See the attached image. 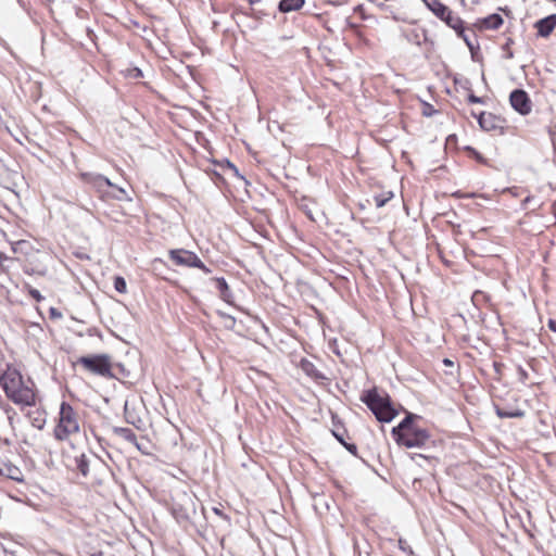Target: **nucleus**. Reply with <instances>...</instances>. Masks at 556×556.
<instances>
[{"instance_id":"obj_1","label":"nucleus","mask_w":556,"mask_h":556,"mask_svg":"<svg viewBox=\"0 0 556 556\" xmlns=\"http://www.w3.org/2000/svg\"><path fill=\"white\" fill-rule=\"evenodd\" d=\"M0 387L7 397L18 406L36 404V393L30 379L24 380L22 374L14 367L8 366L0 375Z\"/></svg>"},{"instance_id":"obj_2","label":"nucleus","mask_w":556,"mask_h":556,"mask_svg":"<svg viewBox=\"0 0 556 556\" xmlns=\"http://www.w3.org/2000/svg\"><path fill=\"white\" fill-rule=\"evenodd\" d=\"M421 419L420 416L408 413L405 418L392 429V435L399 445L407 448L421 447L430 439L428 430L418 427L415 420Z\"/></svg>"},{"instance_id":"obj_3","label":"nucleus","mask_w":556,"mask_h":556,"mask_svg":"<svg viewBox=\"0 0 556 556\" xmlns=\"http://www.w3.org/2000/svg\"><path fill=\"white\" fill-rule=\"evenodd\" d=\"M80 430V418L78 413L67 402H62L59 412V421L54 428V438L58 441H65Z\"/></svg>"},{"instance_id":"obj_4","label":"nucleus","mask_w":556,"mask_h":556,"mask_svg":"<svg viewBox=\"0 0 556 556\" xmlns=\"http://www.w3.org/2000/svg\"><path fill=\"white\" fill-rule=\"evenodd\" d=\"M361 400L381 422H390L397 415L396 409L391 404L389 395H381L376 389L364 392Z\"/></svg>"},{"instance_id":"obj_5","label":"nucleus","mask_w":556,"mask_h":556,"mask_svg":"<svg viewBox=\"0 0 556 556\" xmlns=\"http://www.w3.org/2000/svg\"><path fill=\"white\" fill-rule=\"evenodd\" d=\"M425 5L441 21H443L447 26L453 28L456 34L464 39L467 46L472 49V45L469 38L465 34V28L463 25V20L455 15L452 10L443 4L440 0H421Z\"/></svg>"},{"instance_id":"obj_6","label":"nucleus","mask_w":556,"mask_h":556,"mask_svg":"<svg viewBox=\"0 0 556 556\" xmlns=\"http://www.w3.org/2000/svg\"><path fill=\"white\" fill-rule=\"evenodd\" d=\"M77 364L94 375L109 379L115 377L112 372L111 357L106 354L81 356L77 359Z\"/></svg>"},{"instance_id":"obj_7","label":"nucleus","mask_w":556,"mask_h":556,"mask_svg":"<svg viewBox=\"0 0 556 556\" xmlns=\"http://www.w3.org/2000/svg\"><path fill=\"white\" fill-rule=\"evenodd\" d=\"M168 256L177 266L194 267L203 270L205 274L211 273V269L206 267L199 256L192 251L174 249L169 250Z\"/></svg>"},{"instance_id":"obj_8","label":"nucleus","mask_w":556,"mask_h":556,"mask_svg":"<svg viewBox=\"0 0 556 556\" xmlns=\"http://www.w3.org/2000/svg\"><path fill=\"white\" fill-rule=\"evenodd\" d=\"M79 178L83 182L89 185L97 192L101 193L102 197L108 194V188L114 187V184L111 182L109 178L101 174L91 173V172H81L79 174Z\"/></svg>"},{"instance_id":"obj_9","label":"nucleus","mask_w":556,"mask_h":556,"mask_svg":"<svg viewBox=\"0 0 556 556\" xmlns=\"http://www.w3.org/2000/svg\"><path fill=\"white\" fill-rule=\"evenodd\" d=\"M509 102L511 108L520 115H528L532 110V102L528 93L522 89H515L510 92Z\"/></svg>"},{"instance_id":"obj_10","label":"nucleus","mask_w":556,"mask_h":556,"mask_svg":"<svg viewBox=\"0 0 556 556\" xmlns=\"http://www.w3.org/2000/svg\"><path fill=\"white\" fill-rule=\"evenodd\" d=\"M188 504L192 505V498L186 493L182 494V503H173L170 511L173 517L178 522H186L190 519V514L192 509L191 507L188 506Z\"/></svg>"},{"instance_id":"obj_11","label":"nucleus","mask_w":556,"mask_h":556,"mask_svg":"<svg viewBox=\"0 0 556 556\" xmlns=\"http://www.w3.org/2000/svg\"><path fill=\"white\" fill-rule=\"evenodd\" d=\"M472 115L477 118L479 126L485 131H495L503 129V119L490 112H481Z\"/></svg>"},{"instance_id":"obj_12","label":"nucleus","mask_w":556,"mask_h":556,"mask_svg":"<svg viewBox=\"0 0 556 556\" xmlns=\"http://www.w3.org/2000/svg\"><path fill=\"white\" fill-rule=\"evenodd\" d=\"M402 36L413 45L420 47L422 42L427 41V30L419 26L407 27L401 29Z\"/></svg>"},{"instance_id":"obj_13","label":"nucleus","mask_w":556,"mask_h":556,"mask_svg":"<svg viewBox=\"0 0 556 556\" xmlns=\"http://www.w3.org/2000/svg\"><path fill=\"white\" fill-rule=\"evenodd\" d=\"M535 28L541 37H547L556 27V14H551L535 23Z\"/></svg>"},{"instance_id":"obj_14","label":"nucleus","mask_w":556,"mask_h":556,"mask_svg":"<svg viewBox=\"0 0 556 556\" xmlns=\"http://www.w3.org/2000/svg\"><path fill=\"white\" fill-rule=\"evenodd\" d=\"M214 281L216 283V288L219 292L220 299L224 300L225 302L231 304L233 296H232V293H231L229 286L226 282L225 278H223V277L214 278Z\"/></svg>"},{"instance_id":"obj_15","label":"nucleus","mask_w":556,"mask_h":556,"mask_svg":"<svg viewBox=\"0 0 556 556\" xmlns=\"http://www.w3.org/2000/svg\"><path fill=\"white\" fill-rule=\"evenodd\" d=\"M113 431L115 434H117L125 441L134 444L138 450H140V446L137 441V435L130 428L115 427Z\"/></svg>"},{"instance_id":"obj_16","label":"nucleus","mask_w":556,"mask_h":556,"mask_svg":"<svg viewBox=\"0 0 556 556\" xmlns=\"http://www.w3.org/2000/svg\"><path fill=\"white\" fill-rule=\"evenodd\" d=\"M300 367L301 369L311 378L315 379V380H320V379H325L326 377L316 368V366L307 361V359H302L301 363H300Z\"/></svg>"},{"instance_id":"obj_17","label":"nucleus","mask_w":556,"mask_h":556,"mask_svg":"<svg viewBox=\"0 0 556 556\" xmlns=\"http://www.w3.org/2000/svg\"><path fill=\"white\" fill-rule=\"evenodd\" d=\"M503 24V17L497 14H491L480 21V25L484 29H497Z\"/></svg>"},{"instance_id":"obj_18","label":"nucleus","mask_w":556,"mask_h":556,"mask_svg":"<svg viewBox=\"0 0 556 556\" xmlns=\"http://www.w3.org/2000/svg\"><path fill=\"white\" fill-rule=\"evenodd\" d=\"M0 475L5 476L14 481H23L21 470L16 466L10 464H3L0 467Z\"/></svg>"},{"instance_id":"obj_19","label":"nucleus","mask_w":556,"mask_h":556,"mask_svg":"<svg viewBox=\"0 0 556 556\" xmlns=\"http://www.w3.org/2000/svg\"><path fill=\"white\" fill-rule=\"evenodd\" d=\"M304 2L305 0H281L278 9L280 12L288 13L301 9L304 5Z\"/></svg>"},{"instance_id":"obj_20","label":"nucleus","mask_w":556,"mask_h":556,"mask_svg":"<svg viewBox=\"0 0 556 556\" xmlns=\"http://www.w3.org/2000/svg\"><path fill=\"white\" fill-rule=\"evenodd\" d=\"M89 463L90 459L85 453H81L75 457L76 467L79 470V472L85 477L89 472Z\"/></svg>"},{"instance_id":"obj_21","label":"nucleus","mask_w":556,"mask_h":556,"mask_svg":"<svg viewBox=\"0 0 556 556\" xmlns=\"http://www.w3.org/2000/svg\"><path fill=\"white\" fill-rule=\"evenodd\" d=\"M393 198V192L388 191L382 194H378L374 197V201L377 207L384 206L391 199Z\"/></svg>"},{"instance_id":"obj_22","label":"nucleus","mask_w":556,"mask_h":556,"mask_svg":"<svg viewBox=\"0 0 556 556\" xmlns=\"http://www.w3.org/2000/svg\"><path fill=\"white\" fill-rule=\"evenodd\" d=\"M112 188L115 190V192L111 193V192L108 191V194L105 197L112 198V199H115V200H118V201H123V200L128 199L127 193H126V191L123 188L117 187L115 185Z\"/></svg>"},{"instance_id":"obj_23","label":"nucleus","mask_w":556,"mask_h":556,"mask_svg":"<svg viewBox=\"0 0 556 556\" xmlns=\"http://www.w3.org/2000/svg\"><path fill=\"white\" fill-rule=\"evenodd\" d=\"M114 288L118 293H126L127 292V285L123 277L116 276L114 278Z\"/></svg>"},{"instance_id":"obj_24","label":"nucleus","mask_w":556,"mask_h":556,"mask_svg":"<svg viewBox=\"0 0 556 556\" xmlns=\"http://www.w3.org/2000/svg\"><path fill=\"white\" fill-rule=\"evenodd\" d=\"M29 295L36 300L37 302H40L43 300V296L41 295V293L39 292V290L37 289H34V288H29V291H28Z\"/></svg>"},{"instance_id":"obj_25","label":"nucleus","mask_w":556,"mask_h":556,"mask_svg":"<svg viewBox=\"0 0 556 556\" xmlns=\"http://www.w3.org/2000/svg\"><path fill=\"white\" fill-rule=\"evenodd\" d=\"M399 547L400 549H402L403 552L405 553H409V554H413V551L410 548V546L407 544V542L403 539H400L399 540Z\"/></svg>"},{"instance_id":"obj_26","label":"nucleus","mask_w":556,"mask_h":556,"mask_svg":"<svg viewBox=\"0 0 556 556\" xmlns=\"http://www.w3.org/2000/svg\"><path fill=\"white\" fill-rule=\"evenodd\" d=\"M424 115L425 116H432L434 113H437V111L433 109L432 105L426 103L425 106H424V111H422Z\"/></svg>"},{"instance_id":"obj_27","label":"nucleus","mask_w":556,"mask_h":556,"mask_svg":"<svg viewBox=\"0 0 556 556\" xmlns=\"http://www.w3.org/2000/svg\"><path fill=\"white\" fill-rule=\"evenodd\" d=\"M496 414L501 418H513L511 412H508V410H505V409H502L498 407L496 408Z\"/></svg>"},{"instance_id":"obj_28","label":"nucleus","mask_w":556,"mask_h":556,"mask_svg":"<svg viewBox=\"0 0 556 556\" xmlns=\"http://www.w3.org/2000/svg\"><path fill=\"white\" fill-rule=\"evenodd\" d=\"M45 419L43 418H40V417H36L34 418V420L31 421V425L38 429H42V427L45 426Z\"/></svg>"},{"instance_id":"obj_29","label":"nucleus","mask_w":556,"mask_h":556,"mask_svg":"<svg viewBox=\"0 0 556 556\" xmlns=\"http://www.w3.org/2000/svg\"><path fill=\"white\" fill-rule=\"evenodd\" d=\"M468 102H470V103H483V100H482V98L477 97V96H476V94H473V93H470V94L468 96Z\"/></svg>"},{"instance_id":"obj_30","label":"nucleus","mask_w":556,"mask_h":556,"mask_svg":"<svg viewBox=\"0 0 556 556\" xmlns=\"http://www.w3.org/2000/svg\"><path fill=\"white\" fill-rule=\"evenodd\" d=\"M0 406L2 410L5 413V415H11V413H13L14 410V408L7 403H0Z\"/></svg>"},{"instance_id":"obj_31","label":"nucleus","mask_w":556,"mask_h":556,"mask_svg":"<svg viewBox=\"0 0 556 556\" xmlns=\"http://www.w3.org/2000/svg\"><path fill=\"white\" fill-rule=\"evenodd\" d=\"M518 375H519V380L521 382H526V380L528 378V374L523 368H521V367L518 368Z\"/></svg>"},{"instance_id":"obj_32","label":"nucleus","mask_w":556,"mask_h":556,"mask_svg":"<svg viewBox=\"0 0 556 556\" xmlns=\"http://www.w3.org/2000/svg\"><path fill=\"white\" fill-rule=\"evenodd\" d=\"M332 434L336 437V439L341 443L345 444V441L343 439V433H341L339 430H332Z\"/></svg>"},{"instance_id":"obj_33","label":"nucleus","mask_w":556,"mask_h":556,"mask_svg":"<svg viewBox=\"0 0 556 556\" xmlns=\"http://www.w3.org/2000/svg\"><path fill=\"white\" fill-rule=\"evenodd\" d=\"M220 315L228 321L227 323L228 326H233L236 324V319L232 316H230L228 314H220Z\"/></svg>"},{"instance_id":"obj_34","label":"nucleus","mask_w":556,"mask_h":556,"mask_svg":"<svg viewBox=\"0 0 556 556\" xmlns=\"http://www.w3.org/2000/svg\"><path fill=\"white\" fill-rule=\"evenodd\" d=\"M343 445H344V447H345L349 452H351V453H352V454H354V455L356 454L357 446H356L355 444H349V443H346V442H345V444H343Z\"/></svg>"},{"instance_id":"obj_35","label":"nucleus","mask_w":556,"mask_h":556,"mask_svg":"<svg viewBox=\"0 0 556 556\" xmlns=\"http://www.w3.org/2000/svg\"><path fill=\"white\" fill-rule=\"evenodd\" d=\"M549 330L556 333V319H549L547 323Z\"/></svg>"},{"instance_id":"obj_36","label":"nucleus","mask_w":556,"mask_h":556,"mask_svg":"<svg viewBox=\"0 0 556 556\" xmlns=\"http://www.w3.org/2000/svg\"><path fill=\"white\" fill-rule=\"evenodd\" d=\"M7 417H8V421H9V424H10V426H11V427H13V425H14V418L16 417V412H15V410H13V413H11V415H7Z\"/></svg>"},{"instance_id":"obj_37","label":"nucleus","mask_w":556,"mask_h":556,"mask_svg":"<svg viewBox=\"0 0 556 556\" xmlns=\"http://www.w3.org/2000/svg\"><path fill=\"white\" fill-rule=\"evenodd\" d=\"M50 315H51L52 317H56V318L62 317V314H61L60 312H58V311H56V308H53V307H52V308H50Z\"/></svg>"},{"instance_id":"obj_38","label":"nucleus","mask_w":556,"mask_h":556,"mask_svg":"<svg viewBox=\"0 0 556 556\" xmlns=\"http://www.w3.org/2000/svg\"><path fill=\"white\" fill-rule=\"evenodd\" d=\"M502 366H503V365H502V364H500V363H497V362H494V363H493V368H494V370H495V372H496L497 375H500V374H501Z\"/></svg>"},{"instance_id":"obj_39","label":"nucleus","mask_w":556,"mask_h":556,"mask_svg":"<svg viewBox=\"0 0 556 556\" xmlns=\"http://www.w3.org/2000/svg\"><path fill=\"white\" fill-rule=\"evenodd\" d=\"M443 364L446 366V367H453L454 366V362L450 358H444L443 359Z\"/></svg>"},{"instance_id":"obj_40","label":"nucleus","mask_w":556,"mask_h":556,"mask_svg":"<svg viewBox=\"0 0 556 556\" xmlns=\"http://www.w3.org/2000/svg\"><path fill=\"white\" fill-rule=\"evenodd\" d=\"M511 415H513V418H516V417L523 416V413L521 410H515V412H511Z\"/></svg>"},{"instance_id":"obj_41","label":"nucleus","mask_w":556,"mask_h":556,"mask_svg":"<svg viewBox=\"0 0 556 556\" xmlns=\"http://www.w3.org/2000/svg\"><path fill=\"white\" fill-rule=\"evenodd\" d=\"M213 510H214V513H215V514H217V515H219V516L224 517V515H223V513H222V510H220V509H218V508H216V507H215V508H213Z\"/></svg>"},{"instance_id":"obj_42","label":"nucleus","mask_w":556,"mask_h":556,"mask_svg":"<svg viewBox=\"0 0 556 556\" xmlns=\"http://www.w3.org/2000/svg\"><path fill=\"white\" fill-rule=\"evenodd\" d=\"M142 72L139 68H136V77H141Z\"/></svg>"},{"instance_id":"obj_43","label":"nucleus","mask_w":556,"mask_h":556,"mask_svg":"<svg viewBox=\"0 0 556 556\" xmlns=\"http://www.w3.org/2000/svg\"><path fill=\"white\" fill-rule=\"evenodd\" d=\"M513 56H514L513 52H511V51H508V52H507L506 58H507V59H511Z\"/></svg>"},{"instance_id":"obj_44","label":"nucleus","mask_w":556,"mask_h":556,"mask_svg":"<svg viewBox=\"0 0 556 556\" xmlns=\"http://www.w3.org/2000/svg\"><path fill=\"white\" fill-rule=\"evenodd\" d=\"M3 260H7V257L2 253H0V262H2Z\"/></svg>"},{"instance_id":"obj_45","label":"nucleus","mask_w":556,"mask_h":556,"mask_svg":"<svg viewBox=\"0 0 556 556\" xmlns=\"http://www.w3.org/2000/svg\"><path fill=\"white\" fill-rule=\"evenodd\" d=\"M523 202H525V203L530 202V198H529V197H528V198H526Z\"/></svg>"}]
</instances>
